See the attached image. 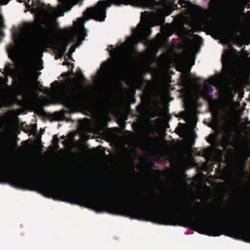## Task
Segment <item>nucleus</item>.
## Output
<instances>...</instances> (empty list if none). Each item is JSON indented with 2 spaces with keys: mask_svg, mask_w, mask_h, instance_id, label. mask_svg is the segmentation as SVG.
<instances>
[{
  "mask_svg": "<svg viewBox=\"0 0 250 250\" xmlns=\"http://www.w3.org/2000/svg\"><path fill=\"white\" fill-rule=\"evenodd\" d=\"M202 97L205 100L208 101V102H210L212 100V96L211 94L203 92Z\"/></svg>",
  "mask_w": 250,
  "mask_h": 250,
  "instance_id": "14",
  "label": "nucleus"
},
{
  "mask_svg": "<svg viewBox=\"0 0 250 250\" xmlns=\"http://www.w3.org/2000/svg\"><path fill=\"white\" fill-rule=\"evenodd\" d=\"M227 123L229 125L231 124V122L230 120H228L227 121Z\"/></svg>",
  "mask_w": 250,
  "mask_h": 250,
  "instance_id": "25",
  "label": "nucleus"
},
{
  "mask_svg": "<svg viewBox=\"0 0 250 250\" xmlns=\"http://www.w3.org/2000/svg\"><path fill=\"white\" fill-rule=\"evenodd\" d=\"M110 197H113V196H111V194H110Z\"/></svg>",
  "mask_w": 250,
  "mask_h": 250,
  "instance_id": "31",
  "label": "nucleus"
},
{
  "mask_svg": "<svg viewBox=\"0 0 250 250\" xmlns=\"http://www.w3.org/2000/svg\"><path fill=\"white\" fill-rule=\"evenodd\" d=\"M65 30L67 34H70V36L69 38H66L65 40L62 41L61 42L60 46V50L62 54L66 51L67 46L69 42H75V37L76 36V33L69 31L68 29H65Z\"/></svg>",
  "mask_w": 250,
  "mask_h": 250,
  "instance_id": "6",
  "label": "nucleus"
},
{
  "mask_svg": "<svg viewBox=\"0 0 250 250\" xmlns=\"http://www.w3.org/2000/svg\"><path fill=\"white\" fill-rule=\"evenodd\" d=\"M60 140L58 137V135L55 134L53 136V138L52 141V143L54 145L56 149H58L59 147V143Z\"/></svg>",
  "mask_w": 250,
  "mask_h": 250,
  "instance_id": "12",
  "label": "nucleus"
},
{
  "mask_svg": "<svg viewBox=\"0 0 250 250\" xmlns=\"http://www.w3.org/2000/svg\"><path fill=\"white\" fill-rule=\"evenodd\" d=\"M27 91L28 92H31L33 91V88L31 86L29 85L27 87Z\"/></svg>",
  "mask_w": 250,
  "mask_h": 250,
  "instance_id": "21",
  "label": "nucleus"
},
{
  "mask_svg": "<svg viewBox=\"0 0 250 250\" xmlns=\"http://www.w3.org/2000/svg\"><path fill=\"white\" fill-rule=\"evenodd\" d=\"M60 2H66L67 1H59ZM68 2H73V5H76V4H78L79 2L80 1H77V0H76V1H68ZM81 2L82 1H81Z\"/></svg>",
  "mask_w": 250,
  "mask_h": 250,
  "instance_id": "20",
  "label": "nucleus"
},
{
  "mask_svg": "<svg viewBox=\"0 0 250 250\" xmlns=\"http://www.w3.org/2000/svg\"><path fill=\"white\" fill-rule=\"evenodd\" d=\"M62 65H71V66H72V69H71V72L72 73L73 72V68H74V65L73 63H71L70 62H68V61H65V62H63V63H62Z\"/></svg>",
  "mask_w": 250,
  "mask_h": 250,
  "instance_id": "18",
  "label": "nucleus"
},
{
  "mask_svg": "<svg viewBox=\"0 0 250 250\" xmlns=\"http://www.w3.org/2000/svg\"><path fill=\"white\" fill-rule=\"evenodd\" d=\"M213 91V88L211 85L208 84H205L203 92L205 93L211 94Z\"/></svg>",
  "mask_w": 250,
  "mask_h": 250,
  "instance_id": "10",
  "label": "nucleus"
},
{
  "mask_svg": "<svg viewBox=\"0 0 250 250\" xmlns=\"http://www.w3.org/2000/svg\"><path fill=\"white\" fill-rule=\"evenodd\" d=\"M209 139L208 140V142L211 144H214V146L216 147L218 146V142L216 140V137L213 134H210L209 135Z\"/></svg>",
  "mask_w": 250,
  "mask_h": 250,
  "instance_id": "11",
  "label": "nucleus"
},
{
  "mask_svg": "<svg viewBox=\"0 0 250 250\" xmlns=\"http://www.w3.org/2000/svg\"><path fill=\"white\" fill-rule=\"evenodd\" d=\"M147 205L153 207H162V204H160V202H158V200H152V199H146V198H144L143 199H141V200H139V205Z\"/></svg>",
  "mask_w": 250,
  "mask_h": 250,
  "instance_id": "8",
  "label": "nucleus"
},
{
  "mask_svg": "<svg viewBox=\"0 0 250 250\" xmlns=\"http://www.w3.org/2000/svg\"><path fill=\"white\" fill-rule=\"evenodd\" d=\"M69 75V73L68 72H65L62 73L61 75V76L62 77H67Z\"/></svg>",
  "mask_w": 250,
  "mask_h": 250,
  "instance_id": "22",
  "label": "nucleus"
},
{
  "mask_svg": "<svg viewBox=\"0 0 250 250\" xmlns=\"http://www.w3.org/2000/svg\"><path fill=\"white\" fill-rule=\"evenodd\" d=\"M61 139H64L65 138V137L64 135H63V136H61Z\"/></svg>",
  "mask_w": 250,
  "mask_h": 250,
  "instance_id": "26",
  "label": "nucleus"
},
{
  "mask_svg": "<svg viewBox=\"0 0 250 250\" xmlns=\"http://www.w3.org/2000/svg\"><path fill=\"white\" fill-rule=\"evenodd\" d=\"M66 142V140H65V141H64L63 142V145H65Z\"/></svg>",
  "mask_w": 250,
  "mask_h": 250,
  "instance_id": "27",
  "label": "nucleus"
},
{
  "mask_svg": "<svg viewBox=\"0 0 250 250\" xmlns=\"http://www.w3.org/2000/svg\"><path fill=\"white\" fill-rule=\"evenodd\" d=\"M209 28L213 34L218 37H222L226 33L225 27L219 24H211L209 25Z\"/></svg>",
  "mask_w": 250,
  "mask_h": 250,
  "instance_id": "7",
  "label": "nucleus"
},
{
  "mask_svg": "<svg viewBox=\"0 0 250 250\" xmlns=\"http://www.w3.org/2000/svg\"><path fill=\"white\" fill-rule=\"evenodd\" d=\"M184 83L186 84H188L190 83L191 79L188 75H186L184 78Z\"/></svg>",
  "mask_w": 250,
  "mask_h": 250,
  "instance_id": "16",
  "label": "nucleus"
},
{
  "mask_svg": "<svg viewBox=\"0 0 250 250\" xmlns=\"http://www.w3.org/2000/svg\"><path fill=\"white\" fill-rule=\"evenodd\" d=\"M59 84L60 83L57 81H55V82L51 83V86L52 87H54L55 90H57L59 89Z\"/></svg>",
  "mask_w": 250,
  "mask_h": 250,
  "instance_id": "15",
  "label": "nucleus"
},
{
  "mask_svg": "<svg viewBox=\"0 0 250 250\" xmlns=\"http://www.w3.org/2000/svg\"><path fill=\"white\" fill-rule=\"evenodd\" d=\"M53 10L54 12H55V13L56 12L57 10H55V9H53Z\"/></svg>",
  "mask_w": 250,
  "mask_h": 250,
  "instance_id": "28",
  "label": "nucleus"
},
{
  "mask_svg": "<svg viewBox=\"0 0 250 250\" xmlns=\"http://www.w3.org/2000/svg\"><path fill=\"white\" fill-rule=\"evenodd\" d=\"M71 56L70 55L69 57V59H71Z\"/></svg>",
  "mask_w": 250,
  "mask_h": 250,
  "instance_id": "34",
  "label": "nucleus"
},
{
  "mask_svg": "<svg viewBox=\"0 0 250 250\" xmlns=\"http://www.w3.org/2000/svg\"><path fill=\"white\" fill-rule=\"evenodd\" d=\"M110 197H113V196H111V194H110Z\"/></svg>",
  "mask_w": 250,
  "mask_h": 250,
  "instance_id": "32",
  "label": "nucleus"
},
{
  "mask_svg": "<svg viewBox=\"0 0 250 250\" xmlns=\"http://www.w3.org/2000/svg\"><path fill=\"white\" fill-rule=\"evenodd\" d=\"M112 5L120 6L122 5H130L132 7L148 9L152 12H142L141 16L146 20L152 19L156 25H161L165 21V17L170 15V1H98L96 4L88 7L83 12V18H78L74 22L78 33V42L71 46L68 53L71 54L87 36V32L84 28V22L90 19L96 21H104L106 18V9Z\"/></svg>",
  "mask_w": 250,
  "mask_h": 250,
  "instance_id": "1",
  "label": "nucleus"
},
{
  "mask_svg": "<svg viewBox=\"0 0 250 250\" xmlns=\"http://www.w3.org/2000/svg\"><path fill=\"white\" fill-rule=\"evenodd\" d=\"M77 75H78L79 80L83 83H85L87 81L86 79L84 78L81 71L79 70L77 72Z\"/></svg>",
  "mask_w": 250,
  "mask_h": 250,
  "instance_id": "13",
  "label": "nucleus"
},
{
  "mask_svg": "<svg viewBox=\"0 0 250 250\" xmlns=\"http://www.w3.org/2000/svg\"><path fill=\"white\" fill-rule=\"evenodd\" d=\"M157 37L161 38V34L158 33V34L157 35Z\"/></svg>",
  "mask_w": 250,
  "mask_h": 250,
  "instance_id": "24",
  "label": "nucleus"
},
{
  "mask_svg": "<svg viewBox=\"0 0 250 250\" xmlns=\"http://www.w3.org/2000/svg\"><path fill=\"white\" fill-rule=\"evenodd\" d=\"M18 1L20 3L24 2L28 10L35 16V23H27L26 24L27 29L33 31L36 28H38L40 35L41 34L44 41H46L53 35L54 29L52 27L47 29L42 26V24H44L51 17L50 13L46 9L45 4L42 1Z\"/></svg>",
  "mask_w": 250,
  "mask_h": 250,
  "instance_id": "3",
  "label": "nucleus"
},
{
  "mask_svg": "<svg viewBox=\"0 0 250 250\" xmlns=\"http://www.w3.org/2000/svg\"><path fill=\"white\" fill-rule=\"evenodd\" d=\"M136 102V99L134 97L132 96L130 98V104H134Z\"/></svg>",
  "mask_w": 250,
  "mask_h": 250,
  "instance_id": "19",
  "label": "nucleus"
},
{
  "mask_svg": "<svg viewBox=\"0 0 250 250\" xmlns=\"http://www.w3.org/2000/svg\"><path fill=\"white\" fill-rule=\"evenodd\" d=\"M0 25H1V26H2L3 25V23H1Z\"/></svg>",
  "mask_w": 250,
  "mask_h": 250,
  "instance_id": "29",
  "label": "nucleus"
},
{
  "mask_svg": "<svg viewBox=\"0 0 250 250\" xmlns=\"http://www.w3.org/2000/svg\"><path fill=\"white\" fill-rule=\"evenodd\" d=\"M110 197H113V196H111V194H110Z\"/></svg>",
  "mask_w": 250,
  "mask_h": 250,
  "instance_id": "33",
  "label": "nucleus"
},
{
  "mask_svg": "<svg viewBox=\"0 0 250 250\" xmlns=\"http://www.w3.org/2000/svg\"><path fill=\"white\" fill-rule=\"evenodd\" d=\"M132 35L127 38V42L131 45H135L143 40L148 38L151 33L149 27L141 26L139 29L134 28L132 29Z\"/></svg>",
  "mask_w": 250,
  "mask_h": 250,
  "instance_id": "5",
  "label": "nucleus"
},
{
  "mask_svg": "<svg viewBox=\"0 0 250 250\" xmlns=\"http://www.w3.org/2000/svg\"><path fill=\"white\" fill-rule=\"evenodd\" d=\"M133 201H135V203H139V200H135V198H133Z\"/></svg>",
  "mask_w": 250,
  "mask_h": 250,
  "instance_id": "23",
  "label": "nucleus"
},
{
  "mask_svg": "<svg viewBox=\"0 0 250 250\" xmlns=\"http://www.w3.org/2000/svg\"><path fill=\"white\" fill-rule=\"evenodd\" d=\"M36 83H37L38 84H39V82H38V81H36Z\"/></svg>",
  "mask_w": 250,
  "mask_h": 250,
  "instance_id": "30",
  "label": "nucleus"
},
{
  "mask_svg": "<svg viewBox=\"0 0 250 250\" xmlns=\"http://www.w3.org/2000/svg\"><path fill=\"white\" fill-rule=\"evenodd\" d=\"M209 5H211L212 2H250V1H209Z\"/></svg>",
  "mask_w": 250,
  "mask_h": 250,
  "instance_id": "17",
  "label": "nucleus"
},
{
  "mask_svg": "<svg viewBox=\"0 0 250 250\" xmlns=\"http://www.w3.org/2000/svg\"><path fill=\"white\" fill-rule=\"evenodd\" d=\"M61 93L60 98L62 104L68 109L70 113H73L83 106L88 101V95L83 90V86L77 84L76 86L66 88Z\"/></svg>",
  "mask_w": 250,
  "mask_h": 250,
  "instance_id": "4",
  "label": "nucleus"
},
{
  "mask_svg": "<svg viewBox=\"0 0 250 250\" xmlns=\"http://www.w3.org/2000/svg\"><path fill=\"white\" fill-rule=\"evenodd\" d=\"M250 42H248L247 43H246L247 45H248L249 44Z\"/></svg>",
  "mask_w": 250,
  "mask_h": 250,
  "instance_id": "35",
  "label": "nucleus"
},
{
  "mask_svg": "<svg viewBox=\"0 0 250 250\" xmlns=\"http://www.w3.org/2000/svg\"><path fill=\"white\" fill-rule=\"evenodd\" d=\"M104 65H105V70L110 67L113 72H117L120 69L117 65L116 62H111L110 64H109L107 62H104Z\"/></svg>",
  "mask_w": 250,
  "mask_h": 250,
  "instance_id": "9",
  "label": "nucleus"
},
{
  "mask_svg": "<svg viewBox=\"0 0 250 250\" xmlns=\"http://www.w3.org/2000/svg\"><path fill=\"white\" fill-rule=\"evenodd\" d=\"M233 218L229 214H216V236L222 234L233 238L236 239L242 240L246 242L250 243V219H243L240 222L243 225L227 226L222 222L232 220Z\"/></svg>",
  "mask_w": 250,
  "mask_h": 250,
  "instance_id": "2",
  "label": "nucleus"
}]
</instances>
